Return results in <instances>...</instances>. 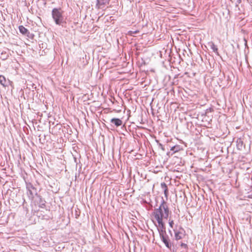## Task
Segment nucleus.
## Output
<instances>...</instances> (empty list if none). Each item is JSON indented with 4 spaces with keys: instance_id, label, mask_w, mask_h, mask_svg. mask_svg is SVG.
<instances>
[{
    "instance_id": "10",
    "label": "nucleus",
    "mask_w": 252,
    "mask_h": 252,
    "mask_svg": "<svg viewBox=\"0 0 252 252\" xmlns=\"http://www.w3.org/2000/svg\"><path fill=\"white\" fill-rule=\"evenodd\" d=\"M108 0H97L96 6L98 8H101V6L106 5L108 3Z\"/></svg>"
},
{
    "instance_id": "16",
    "label": "nucleus",
    "mask_w": 252,
    "mask_h": 252,
    "mask_svg": "<svg viewBox=\"0 0 252 252\" xmlns=\"http://www.w3.org/2000/svg\"><path fill=\"white\" fill-rule=\"evenodd\" d=\"M181 247L182 248H184L185 249H188V245L186 244H185V243H182L181 244Z\"/></svg>"
},
{
    "instance_id": "9",
    "label": "nucleus",
    "mask_w": 252,
    "mask_h": 252,
    "mask_svg": "<svg viewBox=\"0 0 252 252\" xmlns=\"http://www.w3.org/2000/svg\"><path fill=\"white\" fill-rule=\"evenodd\" d=\"M175 232V238L178 241L183 238L184 234L180 231L174 230Z\"/></svg>"
},
{
    "instance_id": "1",
    "label": "nucleus",
    "mask_w": 252,
    "mask_h": 252,
    "mask_svg": "<svg viewBox=\"0 0 252 252\" xmlns=\"http://www.w3.org/2000/svg\"><path fill=\"white\" fill-rule=\"evenodd\" d=\"M169 209L166 202L162 199L161 203L158 208L155 209L153 215L156 220L167 219L169 214Z\"/></svg>"
},
{
    "instance_id": "13",
    "label": "nucleus",
    "mask_w": 252,
    "mask_h": 252,
    "mask_svg": "<svg viewBox=\"0 0 252 252\" xmlns=\"http://www.w3.org/2000/svg\"><path fill=\"white\" fill-rule=\"evenodd\" d=\"M39 198V207L42 208H44L45 207V201L41 198V196H38Z\"/></svg>"
},
{
    "instance_id": "19",
    "label": "nucleus",
    "mask_w": 252,
    "mask_h": 252,
    "mask_svg": "<svg viewBox=\"0 0 252 252\" xmlns=\"http://www.w3.org/2000/svg\"><path fill=\"white\" fill-rule=\"evenodd\" d=\"M169 232L170 233L171 236H172V232H171V231L170 230H169Z\"/></svg>"
},
{
    "instance_id": "6",
    "label": "nucleus",
    "mask_w": 252,
    "mask_h": 252,
    "mask_svg": "<svg viewBox=\"0 0 252 252\" xmlns=\"http://www.w3.org/2000/svg\"><path fill=\"white\" fill-rule=\"evenodd\" d=\"M19 30L20 32L24 35H27L29 37V34H30V32L25 28L23 26H20L19 27Z\"/></svg>"
},
{
    "instance_id": "12",
    "label": "nucleus",
    "mask_w": 252,
    "mask_h": 252,
    "mask_svg": "<svg viewBox=\"0 0 252 252\" xmlns=\"http://www.w3.org/2000/svg\"><path fill=\"white\" fill-rule=\"evenodd\" d=\"M237 147L238 149L242 150L244 148V144L243 141L241 139H238L237 140Z\"/></svg>"
},
{
    "instance_id": "2",
    "label": "nucleus",
    "mask_w": 252,
    "mask_h": 252,
    "mask_svg": "<svg viewBox=\"0 0 252 252\" xmlns=\"http://www.w3.org/2000/svg\"><path fill=\"white\" fill-rule=\"evenodd\" d=\"M63 13V11L61 8H54L53 9L52 16L57 25H62L64 23Z\"/></svg>"
},
{
    "instance_id": "11",
    "label": "nucleus",
    "mask_w": 252,
    "mask_h": 252,
    "mask_svg": "<svg viewBox=\"0 0 252 252\" xmlns=\"http://www.w3.org/2000/svg\"><path fill=\"white\" fill-rule=\"evenodd\" d=\"M0 83L3 87H6L8 85L7 80L5 77L3 75H0Z\"/></svg>"
},
{
    "instance_id": "3",
    "label": "nucleus",
    "mask_w": 252,
    "mask_h": 252,
    "mask_svg": "<svg viewBox=\"0 0 252 252\" xmlns=\"http://www.w3.org/2000/svg\"><path fill=\"white\" fill-rule=\"evenodd\" d=\"M160 238L162 241V242L164 244L165 246L171 250V248L173 246V243L171 241L169 236L166 233L162 234L159 235Z\"/></svg>"
},
{
    "instance_id": "18",
    "label": "nucleus",
    "mask_w": 252,
    "mask_h": 252,
    "mask_svg": "<svg viewBox=\"0 0 252 252\" xmlns=\"http://www.w3.org/2000/svg\"><path fill=\"white\" fill-rule=\"evenodd\" d=\"M138 32V31H135V32L130 31V32H129V34L132 35L133 33H136Z\"/></svg>"
},
{
    "instance_id": "5",
    "label": "nucleus",
    "mask_w": 252,
    "mask_h": 252,
    "mask_svg": "<svg viewBox=\"0 0 252 252\" xmlns=\"http://www.w3.org/2000/svg\"><path fill=\"white\" fill-rule=\"evenodd\" d=\"M27 189H28V194H30V197L31 198L33 197L34 194H37L36 192V189L33 186V185L29 183L27 184Z\"/></svg>"
},
{
    "instance_id": "8",
    "label": "nucleus",
    "mask_w": 252,
    "mask_h": 252,
    "mask_svg": "<svg viewBox=\"0 0 252 252\" xmlns=\"http://www.w3.org/2000/svg\"><path fill=\"white\" fill-rule=\"evenodd\" d=\"M160 186L163 190L165 196L167 198L168 194V189L166 184L164 182H162L161 183Z\"/></svg>"
},
{
    "instance_id": "7",
    "label": "nucleus",
    "mask_w": 252,
    "mask_h": 252,
    "mask_svg": "<svg viewBox=\"0 0 252 252\" xmlns=\"http://www.w3.org/2000/svg\"><path fill=\"white\" fill-rule=\"evenodd\" d=\"M110 122L114 124L117 127L121 126L123 124L122 121L118 118H113L111 119Z\"/></svg>"
},
{
    "instance_id": "15",
    "label": "nucleus",
    "mask_w": 252,
    "mask_h": 252,
    "mask_svg": "<svg viewBox=\"0 0 252 252\" xmlns=\"http://www.w3.org/2000/svg\"><path fill=\"white\" fill-rule=\"evenodd\" d=\"M210 44L211 48L212 49L213 52H214L217 55H219L218 49L217 46L213 42H211Z\"/></svg>"
},
{
    "instance_id": "14",
    "label": "nucleus",
    "mask_w": 252,
    "mask_h": 252,
    "mask_svg": "<svg viewBox=\"0 0 252 252\" xmlns=\"http://www.w3.org/2000/svg\"><path fill=\"white\" fill-rule=\"evenodd\" d=\"M182 150V148L180 145H175L171 148L170 151H173V153H176Z\"/></svg>"
},
{
    "instance_id": "4",
    "label": "nucleus",
    "mask_w": 252,
    "mask_h": 252,
    "mask_svg": "<svg viewBox=\"0 0 252 252\" xmlns=\"http://www.w3.org/2000/svg\"><path fill=\"white\" fill-rule=\"evenodd\" d=\"M157 221L158 223V225H156L157 227V229L158 231L159 234L161 235L162 234L166 233V230H165L166 228H165V224L163 222V220H157Z\"/></svg>"
},
{
    "instance_id": "17",
    "label": "nucleus",
    "mask_w": 252,
    "mask_h": 252,
    "mask_svg": "<svg viewBox=\"0 0 252 252\" xmlns=\"http://www.w3.org/2000/svg\"><path fill=\"white\" fill-rule=\"evenodd\" d=\"M169 224L171 227H173L174 224V221L173 220H169Z\"/></svg>"
}]
</instances>
